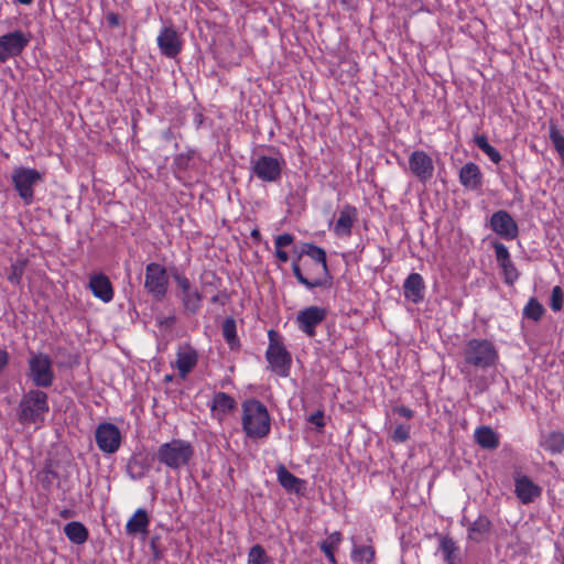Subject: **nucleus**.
<instances>
[{
    "instance_id": "5",
    "label": "nucleus",
    "mask_w": 564,
    "mask_h": 564,
    "mask_svg": "<svg viewBox=\"0 0 564 564\" xmlns=\"http://www.w3.org/2000/svg\"><path fill=\"white\" fill-rule=\"evenodd\" d=\"M268 339L265 359L271 371L281 378L289 377L292 367V355L286 349L282 335L274 329H270L268 332Z\"/></svg>"
},
{
    "instance_id": "35",
    "label": "nucleus",
    "mask_w": 564,
    "mask_h": 564,
    "mask_svg": "<svg viewBox=\"0 0 564 564\" xmlns=\"http://www.w3.org/2000/svg\"><path fill=\"white\" fill-rule=\"evenodd\" d=\"M376 551L371 545H355L351 550V561L354 563H371L375 558Z\"/></svg>"
},
{
    "instance_id": "38",
    "label": "nucleus",
    "mask_w": 564,
    "mask_h": 564,
    "mask_svg": "<svg viewBox=\"0 0 564 564\" xmlns=\"http://www.w3.org/2000/svg\"><path fill=\"white\" fill-rule=\"evenodd\" d=\"M270 558L260 544H254L249 549L247 564H268Z\"/></svg>"
},
{
    "instance_id": "1",
    "label": "nucleus",
    "mask_w": 564,
    "mask_h": 564,
    "mask_svg": "<svg viewBox=\"0 0 564 564\" xmlns=\"http://www.w3.org/2000/svg\"><path fill=\"white\" fill-rule=\"evenodd\" d=\"M292 271L297 282L310 290L332 285L326 252L316 245L303 246L302 252L292 261Z\"/></svg>"
},
{
    "instance_id": "48",
    "label": "nucleus",
    "mask_w": 564,
    "mask_h": 564,
    "mask_svg": "<svg viewBox=\"0 0 564 564\" xmlns=\"http://www.w3.org/2000/svg\"><path fill=\"white\" fill-rule=\"evenodd\" d=\"M9 361H10L9 352L6 349L0 348V375L8 367Z\"/></svg>"
},
{
    "instance_id": "12",
    "label": "nucleus",
    "mask_w": 564,
    "mask_h": 564,
    "mask_svg": "<svg viewBox=\"0 0 564 564\" xmlns=\"http://www.w3.org/2000/svg\"><path fill=\"white\" fill-rule=\"evenodd\" d=\"M31 34L21 30L3 34L0 36V63H6L9 58L20 55L29 45Z\"/></svg>"
},
{
    "instance_id": "54",
    "label": "nucleus",
    "mask_w": 564,
    "mask_h": 564,
    "mask_svg": "<svg viewBox=\"0 0 564 564\" xmlns=\"http://www.w3.org/2000/svg\"><path fill=\"white\" fill-rule=\"evenodd\" d=\"M174 321H175V317L174 316H170V317L164 318L163 321H160V325L161 326H163V325L169 326V325L173 324Z\"/></svg>"
},
{
    "instance_id": "37",
    "label": "nucleus",
    "mask_w": 564,
    "mask_h": 564,
    "mask_svg": "<svg viewBox=\"0 0 564 564\" xmlns=\"http://www.w3.org/2000/svg\"><path fill=\"white\" fill-rule=\"evenodd\" d=\"M475 143L476 145L488 155V158L494 163H499L501 161V155L499 151L494 148L491 144H489L487 138L485 135H476L475 137Z\"/></svg>"
},
{
    "instance_id": "14",
    "label": "nucleus",
    "mask_w": 564,
    "mask_h": 564,
    "mask_svg": "<svg viewBox=\"0 0 564 564\" xmlns=\"http://www.w3.org/2000/svg\"><path fill=\"white\" fill-rule=\"evenodd\" d=\"M410 172L422 183L426 184L434 175V162L431 155L422 150L413 151L409 156Z\"/></svg>"
},
{
    "instance_id": "22",
    "label": "nucleus",
    "mask_w": 564,
    "mask_h": 564,
    "mask_svg": "<svg viewBox=\"0 0 564 564\" xmlns=\"http://www.w3.org/2000/svg\"><path fill=\"white\" fill-rule=\"evenodd\" d=\"M425 284L420 273L413 272L408 275L403 283L404 297L414 304L424 300Z\"/></svg>"
},
{
    "instance_id": "40",
    "label": "nucleus",
    "mask_w": 564,
    "mask_h": 564,
    "mask_svg": "<svg viewBox=\"0 0 564 564\" xmlns=\"http://www.w3.org/2000/svg\"><path fill=\"white\" fill-rule=\"evenodd\" d=\"M499 265L502 269L505 282L508 284H513L519 278V272L513 262L509 260L508 262H502Z\"/></svg>"
},
{
    "instance_id": "30",
    "label": "nucleus",
    "mask_w": 564,
    "mask_h": 564,
    "mask_svg": "<svg viewBox=\"0 0 564 564\" xmlns=\"http://www.w3.org/2000/svg\"><path fill=\"white\" fill-rule=\"evenodd\" d=\"M475 440L482 448L495 449L499 446V438L489 426L477 427L475 431Z\"/></svg>"
},
{
    "instance_id": "28",
    "label": "nucleus",
    "mask_w": 564,
    "mask_h": 564,
    "mask_svg": "<svg viewBox=\"0 0 564 564\" xmlns=\"http://www.w3.org/2000/svg\"><path fill=\"white\" fill-rule=\"evenodd\" d=\"M540 446L551 455H560L564 452V433L552 431L541 441Z\"/></svg>"
},
{
    "instance_id": "55",
    "label": "nucleus",
    "mask_w": 564,
    "mask_h": 564,
    "mask_svg": "<svg viewBox=\"0 0 564 564\" xmlns=\"http://www.w3.org/2000/svg\"><path fill=\"white\" fill-rule=\"evenodd\" d=\"M339 2L345 6L346 8H354L355 7V0H339Z\"/></svg>"
},
{
    "instance_id": "24",
    "label": "nucleus",
    "mask_w": 564,
    "mask_h": 564,
    "mask_svg": "<svg viewBox=\"0 0 564 564\" xmlns=\"http://www.w3.org/2000/svg\"><path fill=\"white\" fill-rule=\"evenodd\" d=\"M491 531V521L485 514H479L477 519L469 524L467 538L468 540L480 543L485 541Z\"/></svg>"
},
{
    "instance_id": "44",
    "label": "nucleus",
    "mask_w": 564,
    "mask_h": 564,
    "mask_svg": "<svg viewBox=\"0 0 564 564\" xmlns=\"http://www.w3.org/2000/svg\"><path fill=\"white\" fill-rule=\"evenodd\" d=\"M174 280L177 284V288L181 291V295H183L184 293H188L189 291H192L194 289L192 286L189 279L184 274H175Z\"/></svg>"
},
{
    "instance_id": "17",
    "label": "nucleus",
    "mask_w": 564,
    "mask_h": 564,
    "mask_svg": "<svg viewBox=\"0 0 564 564\" xmlns=\"http://www.w3.org/2000/svg\"><path fill=\"white\" fill-rule=\"evenodd\" d=\"M358 219V210L350 204H345L338 214V218L334 224L333 232L340 238L351 236L352 227Z\"/></svg>"
},
{
    "instance_id": "10",
    "label": "nucleus",
    "mask_w": 564,
    "mask_h": 564,
    "mask_svg": "<svg viewBox=\"0 0 564 564\" xmlns=\"http://www.w3.org/2000/svg\"><path fill=\"white\" fill-rule=\"evenodd\" d=\"M169 286L166 269L156 262L145 267L144 288L158 301L165 297Z\"/></svg>"
},
{
    "instance_id": "15",
    "label": "nucleus",
    "mask_w": 564,
    "mask_h": 564,
    "mask_svg": "<svg viewBox=\"0 0 564 564\" xmlns=\"http://www.w3.org/2000/svg\"><path fill=\"white\" fill-rule=\"evenodd\" d=\"M514 495L522 505H530L542 496V487L529 476L518 474L513 477Z\"/></svg>"
},
{
    "instance_id": "23",
    "label": "nucleus",
    "mask_w": 564,
    "mask_h": 564,
    "mask_svg": "<svg viewBox=\"0 0 564 564\" xmlns=\"http://www.w3.org/2000/svg\"><path fill=\"white\" fill-rule=\"evenodd\" d=\"M459 182L468 189L476 191L482 184V174L477 164L466 163L459 171Z\"/></svg>"
},
{
    "instance_id": "3",
    "label": "nucleus",
    "mask_w": 564,
    "mask_h": 564,
    "mask_svg": "<svg viewBox=\"0 0 564 564\" xmlns=\"http://www.w3.org/2000/svg\"><path fill=\"white\" fill-rule=\"evenodd\" d=\"M499 360V352L495 344L487 338H471L466 341L463 349V365L475 369L495 367Z\"/></svg>"
},
{
    "instance_id": "33",
    "label": "nucleus",
    "mask_w": 564,
    "mask_h": 564,
    "mask_svg": "<svg viewBox=\"0 0 564 564\" xmlns=\"http://www.w3.org/2000/svg\"><path fill=\"white\" fill-rule=\"evenodd\" d=\"M545 313V307L534 296L530 297L522 310L523 318L539 322Z\"/></svg>"
},
{
    "instance_id": "46",
    "label": "nucleus",
    "mask_w": 564,
    "mask_h": 564,
    "mask_svg": "<svg viewBox=\"0 0 564 564\" xmlns=\"http://www.w3.org/2000/svg\"><path fill=\"white\" fill-rule=\"evenodd\" d=\"M394 412L398 413L400 416L405 417L408 420L412 419L414 415V411L404 405L395 406Z\"/></svg>"
},
{
    "instance_id": "11",
    "label": "nucleus",
    "mask_w": 564,
    "mask_h": 564,
    "mask_svg": "<svg viewBox=\"0 0 564 564\" xmlns=\"http://www.w3.org/2000/svg\"><path fill=\"white\" fill-rule=\"evenodd\" d=\"M327 317L325 307L311 305L297 312L295 324L297 329L307 337L313 338L316 335V327L321 325Z\"/></svg>"
},
{
    "instance_id": "50",
    "label": "nucleus",
    "mask_w": 564,
    "mask_h": 564,
    "mask_svg": "<svg viewBox=\"0 0 564 564\" xmlns=\"http://www.w3.org/2000/svg\"><path fill=\"white\" fill-rule=\"evenodd\" d=\"M75 514V512L72 510V509H62L59 511V517L63 518V519H69V518H73Z\"/></svg>"
},
{
    "instance_id": "36",
    "label": "nucleus",
    "mask_w": 564,
    "mask_h": 564,
    "mask_svg": "<svg viewBox=\"0 0 564 564\" xmlns=\"http://www.w3.org/2000/svg\"><path fill=\"white\" fill-rule=\"evenodd\" d=\"M28 264L26 259H18L10 265L8 281L13 285H20Z\"/></svg>"
},
{
    "instance_id": "57",
    "label": "nucleus",
    "mask_w": 564,
    "mask_h": 564,
    "mask_svg": "<svg viewBox=\"0 0 564 564\" xmlns=\"http://www.w3.org/2000/svg\"><path fill=\"white\" fill-rule=\"evenodd\" d=\"M19 3L21 4H31L33 2V0H17Z\"/></svg>"
},
{
    "instance_id": "47",
    "label": "nucleus",
    "mask_w": 564,
    "mask_h": 564,
    "mask_svg": "<svg viewBox=\"0 0 564 564\" xmlns=\"http://www.w3.org/2000/svg\"><path fill=\"white\" fill-rule=\"evenodd\" d=\"M191 158L189 155H185V154H178L175 159H174V162L176 164V166L178 169H182V170H185L187 169L188 166V162H189Z\"/></svg>"
},
{
    "instance_id": "8",
    "label": "nucleus",
    "mask_w": 564,
    "mask_h": 564,
    "mask_svg": "<svg viewBox=\"0 0 564 564\" xmlns=\"http://www.w3.org/2000/svg\"><path fill=\"white\" fill-rule=\"evenodd\" d=\"M26 377L36 389L50 388L55 380L52 358L42 351H30Z\"/></svg>"
},
{
    "instance_id": "13",
    "label": "nucleus",
    "mask_w": 564,
    "mask_h": 564,
    "mask_svg": "<svg viewBox=\"0 0 564 564\" xmlns=\"http://www.w3.org/2000/svg\"><path fill=\"white\" fill-rule=\"evenodd\" d=\"M95 441L102 453L115 454L120 448L122 435L117 425L102 422L96 427Z\"/></svg>"
},
{
    "instance_id": "39",
    "label": "nucleus",
    "mask_w": 564,
    "mask_h": 564,
    "mask_svg": "<svg viewBox=\"0 0 564 564\" xmlns=\"http://www.w3.org/2000/svg\"><path fill=\"white\" fill-rule=\"evenodd\" d=\"M343 542V534L339 531L330 533L326 540L321 542L319 549L322 552H335Z\"/></svg>"
},
{
    "instance_id": "45",
    "label": "nucleus",
    "mask_w": 564,
    "mask_h": 564,
    "mask_svg": "<svg viewBox=\"0 0 564 564\" xmlns=\"http://www.w3.org/2000/svg\"><path fill=\"white\" fill-rule=\"evenodd\" d=\"M308 422L314 424L317 429H323L325 426L323 411L318 410L315 413H312L308 417Z\"/></svg>"
},
{
    "instance_id": "29",
    "label": "nucleus",
    "mask_w": 564,
    "mask_h": 564,
    "mask_svg": "<svg viewBox=\"0 0 564 564\" xmlns=\"http://www.w3.org/2000/svg\"><path fill=\"white\" fill-rule=\"evenodd\" d=\"M64 533L72 543L77 545L84 544L89 536L87 528L78 521L68 522L64 527Z\"/></svg>"
},
{
    "instance_id": "53",
    "label": "nucleus",
    "mask_w": 564,
    "mask_h": 564,
    "mask_svg": "<svg viewBox=\"0 0 564 564\" xmlns=\"http://www.w3.org/2000/svg\"><path fill=\"white\" fill-rule=\"evenodd\" d=\"M332 564H337L335 552H323Z\"/></svg>"
},
{
    "instance_id": "49",
    "label": "nucleus",
    "mask_w": 564,
    "mask_h": 564,
    "mask_svg": "<svg viewBox=\"0 0 564 564\" xmlns=\"http://www.w3.org/2000/svg\"><path fill=\"white\" fill-rule=\"evenodd\" d=\"M106 19H107V22L111 26H118L119 25V17H118V14H116L113 12H110V13L107 14Z\"/></svg>"
},
{
    "instance_id": "42",
    "label": "nucleus",
    "mask_w": 564,
    "mask_h": 564,
    "mask_svg": "<svg viewBox=\"0 0 564 564\" xmlns=\"http://www.w3.org/2000/svg\"><path fill=\"white\" fill-rule=\"evenodd\" d=\"M410 431H411L410 425L398 424L393 430L391 438L394 443H398V444L404 443L410 438Z\"/></svg>"
},
{
    "instance_id": "31",
    "label": "nucleus",
    "mask_w": 564,
    "mask_h": 564,
    "mask_svg": "<svg viewBox=\"0 0 564 564\" xmlns=\"http://www.w3.org/2000/svg\"><path fill=\"white\" fill-rule=\"evenodd\" d=\"M224 339L231 350L240 348V340L237 336V324L232 317L225 318L221 327Z\"/></svg>"
},
{
    "instance_id": "21",
    "label": "nucleus",
    "mask_w": 564,
    "mask_h": 564,
    "mask_svg": "<svg viewBox=\"0 0 564 564\" xmlns=\"http://www.w3.org/2000/svg\"><path fill=\"white\" fill-rule=\"evenodd\" d=\"M237 408V401L234 397L226 392H216L212 398L210 411L219 422L225 419L226 415L235 411Z\"/></svg>"
},
{
    "instance_id": "7",
    "label": "nucleus",
    "mask_w": 564,
    "mask_h": 564,
    "mask_svg": "<svg viewBox=\"0 0 564 564\" xmlns=\"http://www.w3.org/2000/svg\"><path fill=\"white\" fill-rule=\"evenodd\" d=\"M45 180V173L29 166H15L11 183L25 206L34 203V188Z\"/></svg>"
},
{
    "instance_id": "19",
    "label": "nucleus",
    "mask_w": 564,
    "mask_h": 564,
    "mask_svg": "<svg viewBox=\"0 0 564 564\" xmlns=\"http://www.w3.org/2000/svg\"><path fill=\"white\" fill-rule=\"evenodd\" d=\"M197 362L198 354L195 348L189 345L178 348L176 352L175 368L182 379L187 377V375L196 367Z\"/></svg>"
},
{
    "instance_id": "56",
    "label": "nucleus",
    "mask_w": 564,
    "mask_h": 564,
    "mask_svg": "<svg viewBox=\"0 0 564 564\" xmlns=\"http://www.w3.org/2000/svg\"><path fill=\"white\" fill-rule=\"evenodd\" d=\"M210 302L212 303H223L221 300H220V296L218 294L214 295L212 299H210Z\"/></svg>"
},
{
    "instance_id": "43",
    "label": "nucleus",
    "mask_w": 564,
    "mask_h": 564,
    "mask_svg": "<svg viewBox=\"0 0 564 564\" xmlns=\"http://www.w3.org/2000/svg\"><path fill=\"white\" fill-rule=\"evenodd\" d=\"M494 249L498 263L508 262L511 260L508 248L501 242H495Z\"/></svg>"
},
{
    "instance_id": "25",
    "label": "nucleus",
    "mask_w": 564,
    "mask_h": 564,
    "mask_svg": "<svg viewBox=\"0 0 564 564\" xmlns=\"http://www.w3.org/2000/svg\"><path fill=\"white\" fill-rule=\"evenodd\" d=\"M276 477L279 484L288 491L301 494L305 481L293 475L284 465H279L276 468Z\"/></svg>"
},
{
    "instance_id": "20",
    "label": "nucleus",
    "mask_w": 564,
    "mask_h": 564,
    "mask_svg": "<svg viewBox=\"0 0 564 564\" xmlns=\"http://www.w3.org/2000/svg\"><path fill=\"white\" fill-rule=\"evenodd\" d=\"M93 295L104 303L112 301L115 291L109 278L104 273L94 274L89 279L88 284Z\"/></svg>"
},
{
    "instance_id": "41",
    "label": "nucleus",
    "mask_w": 564,
    "mask_h": 564,
    "mask_svg": "<svg viewBox=\"0 0 564 564\" xmlns=\"http://www.w3.org/2000/svg\"><path fill=\"white\" fill-rule=\"evenodd\" d=\"M564 293L560 285H555L551 292L550 307L554 312H558L563 307Z\"/></svg>"
},
{
    "instance_id": "52",
    "label": "nucleus",
    "mask_w": 564,
    "mask_h": 564,
    "mask_svg": "<svg viewBox=\"0 0 564 564\" xmlns=\"http://www.w3.org/2000/svg\"><path fill=\"white\" fill-rule=\"evenodd\" d=\"M332 564H337L335 552H323Z\"/></svg>"
},
{
    "instance_id": "32",
    "label": "nucleus",
    "mask_w": 564,
    "mask_h": 564,
    "mask_svg": "<svg viewBox=\"0 0 564 564\" xmlns=\"http://www.w3.org/2000/svg\"><path fill=\"white\" fill-rule=\"evenodd\" d=\"M180 296L184 310L188 314L195 315L196 313H198V311L202 307L203 294L197 289H193L188 293H184L183 295Z\"/></svg>"
},
{
    "instance_id": "58",
    "label": "nucleus",
    "mask_w": 564,
    "mask_h": 564,
    "mask_svg": "<svg viewBox=\"0 0 564 564\" xmlns=\"http://www.w3.org/2000/svg\"><path fill=\"white\" fill-rule=\"evenodd\" d=\"M460 523L465 525V518L460 520Z\"/></svg>"
},
{
    "instance_id": "2",
    "label": "nucleus",
    "mask_w": 564,
    "mask_h": 564,
    "mask_svg": "<svg viewBox=\"0 0 564 564\" xmlns=\"http://www.w3.org/2000/svg\"><path fill=\"white\" fill-rule=\"evenodd\" d=\"M241 410V426L247 437L261 440L270 434L271 416L261 401L247 399L242 402Z\"/></svg>"
},
{
    "instance_id": "16",
    "label": "nucleus",
    "mask_w": 564,
    "mask_h": 564,
    "mask_svg": "<svg viewBox=\"0 0 564 564\" xmlns=\"http://www.w3.org/2000/svg\"><path fill=\"white\" fill-rule=\"evenodd\" d=\"M490 226L497 235L506 240H513L519 232L517 223L506 210L494 213L490 219Z\"/></svg>"
},
{
    "instance_id": "27",
    "label": "nucleus",
    "mask_w": 564,
    "mask_h": 564,
    "mask_svg": "<svg viewBox=\"0 0 564 564\" xmlns=\"http://www.w3.org/2000/svg\"><path fill=\"white\" fill-rule=\"evenodd\" d=\"M438 550L442 552L443 560L447 564H460L458 545L449 535H442L438 539Z\"/></svg>"
},
{
    "instance_id": "34",
    "label": "nucleus",
    "mask_w": 564,
    "mask_h": 564,
    "mask_svg": "<svg viewBox=\"0 0 564 564\" xmlns=\"http://www.w3.org/2000/svg\"><path fill=\"white\" fill-rule=\"evenodd\" d=\"M294 241V237L291 234H282L275 237L274 247H275V257L282 263L289 261V254L283 248L292 245Z\"/></svg>"
},
{
    "instance_id": "9",
    "label": "nucleus",
    "mask_w": 564,
    "mask_h": 564,
    "mask_svg": "<svg viewBox=\"0 0 564 564\" xmlns=\"http://www.w3.org/2000/svg\"><path fill=\"white\" fill-rule=\"evenodd\" d=\"M284 159L280 156L260 155L252 161V174L264 183H274L281 178Z\"/></svg>"
},
{
    "instance_id": "6",
    "label": "nucleus",
    "mask_w": 564,
    "mask_h": 564,
    "mask_svg": "<svg viewBox=\"0 0 564 564\" xmlns=\"http://www.w3.org/2000/svg\"><path fill=\"white\" fill-rule=\"evenodd\" d=\"M194 456V448L187 441L174 438L159 446L155 458L164 466L177 470L186 466Z\"/></svg>"
},
{
    "instance_id": "26",
    "label": "nucleus",
    "mask_w": 564,
    "mask_h": 564,
    "mask_svg": "<svg viewBox=\"0 0 564 564\" xmlns=\"http://www.w3.org/2000/svg\"><path fill=\"white\" fill-rule=\"evenodd\" d=\"M150 518L147 510L139 508L126 523V532L129 535L139 533L147 534L149 531Z\"/></svg>"
},
{
    "instance_id": "51",
    "label": "nucleus",
    "mask_w": 564,
    "mask_h": 564,
    "mask_svg": "<svg viewBox=\"0 0 564 564\" xmlns=\"http://www.w3.org/2000/svg\"><path fill=\"white\" fill-rule=\"evenodd\" d=\"M250 236L256 241H260V239H261V234H260V230L258 228L252 229L251 232H250Z\"/></svg>"
},
{
    "instance_id": "4",
    "label": "nucleus",
    "mask_w": 564,
    "mask_h": 564,
    "mask_svg": "<svg viewBox=\"0 0 564 564\" xmlns=\"http://www.w3.org/2000/svg\"><path fill=\"white\" fill-rule=\"evenodd\" d=\"M50 411L48 395L40 389H31L25 392L18 410V420L23 425L40 426Z\"/></svg>"
},
{
    "instance_id": "18",
    "label": "nucleus",
    "mask_w": 564,
    "mask_h": 564,
    "mask_svg": "<svg viewBox=\"0 0 564 564\" xmlns=\"http://www.w3.org/2000/svg\"><path fill=\"white\" fill-rule=\"evenodd\" d=\"M156 42L161 53L170 58H174L182 50V41L177 32L171 26L162 28Z\"/></svg>"
}]
</instances>
